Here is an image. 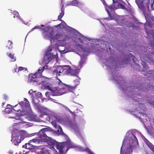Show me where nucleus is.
<instances>
[{
	"instance_id": "nucleus-1",
	"label": "nucleus",
	"mask_w": 154,
	"mask_h": 154,
	"mask_svg": "<svg viewBox=\"0 0 154 154\" xmlns=\"http://www.w3.org/2000/svg\"><path fill=\"white\" fill-rule=\"evenodd\" d=\"M47 138L45 142H47L51 146H55L57 149L59 150V154H65L69 149L75 147L74 144L69 140L66 141L59 143L49 137Z\"/></svg>"
},
{
	"instance_id": "nucleus-2",
	"label": "nucleus",
	"mask_w": 154,
	"mask_h": 154,
	"mask_svg": "<svg viewBox=\"0 0 154 154\" xmlns=\"http://www.w3.org/2000/svg\"><path fill=\"white\" fill-rule=\"evenodd\" d=\"M54 29L52 28H50L47 31L43 32L42 35L45 38L49 39L51 42L52 41L54 42V40H57L62 37L61 34L58 33L54 35Z\"/></svg>"
},
{
	"instance_id": "nucleus-3",
	"label": "nucleus",
	"mask_w": 154,
	"mask_h": 154,
	"mask_svg": "<svg viewBox=\"0 0 154 154\" xmlns=\"http://www.w3.org/2000/svg\"><path fill=\"white\" fill-rule=\"evenodd\" d=\"M57 79L60 82L59 84H60V83H62L63 86L61 88H56L53 92H46L45 93V95L47 97H49L50 95L53 96L60 95L65 93L68 92L67 89H66L67 87L65 86H66V85L63 83L60 79Z\"/></svg>"
},
{
	"instance_id": "nucleus-4",
	"label": "nucleus",
	"mask_w": 154,
	"mask_h": 154,
	"mask_svg": "<svg viewBox=\"0 0 154 154\" xmlns=\"http://www.w3.org/2000/svg\"><path fill=\"white\" fill-rule=\"evenodd\" d=\"M135 1L137 6L140 9L149 10L150 0H135Z\"/></svg>"
},
{
	"instance_id": "nucleus-5",
	"label": "nucleus",
	"mask_w": 154,
	"mask_h": 154,
	"mask_svg": "<svg viewBox=\"0 0 154 154\" xmlns=\"http://www.w3.org/2000/svg\"><path fill=\"white\" fill-rule=\"evenodd\" d=\"M12 140H13L15 145H18L21 142L22 140H23L25 137L24 135L23 134H20L18 131L15 133L12 134Z\"/></svg>"
},
{
	"instance_id": "nucleus-6",
	"label": "nucleus",
	"mask_w": 154,
	"mask_h": 154,
	"mask_svg": "<svg viewBox=\"0 0 154 154\" xmlns=\"http://www.w3.org/2000/svg\"><path fill=\"white\" fill-rule=\"evenodd\" d=\"M68 68V66H59L56 69L53 71V73L54 75H56V77L60 75L61 73H63V74H66Z\"/></svg>"
},
{
	"instance_id": "nucleus-7",
	"label": "nucleus",
	"mask_w": 154,
	"mask_h": 154,
	"mask_svg": "<svg viewBox=\"0 0 154 154\" xmlns=\"http://www.w3.org/2000/svg\"><path fill=\"white\" fill-rule=\"evenodd\" d=\"M45 66L43 67H41L40 69L38 70V71L36 72L34 74L32 75L30 78V80L31 82H38V78L40 76L41 74L44 70Z\"/></svg>"
},
{
	"instance_id": "nucleus-8",
	"label": "nucleus",
	"mask_w": 154,
	"mask_h": 154,
	"mask_svg": "<svg viewBox=\"0 0 154 154\" xmlns=\"http://www.w3.org/2000/svg\"><path fill=\"white\" fill-rule=\"evenodd\" d=\"M112 1L114 7L116 9L121 8L127 11H130V10H128L126 8L124 5L121 3L123 2L122 0H112Z\"/></svg>"
},
{
	"instance_id": "nucleus-9",
	"label": "nucleus",
	"mask_w": 154,
	"mask_h": 154,
	"mask_svg": "<svg viewBox=\"0 0 154 154\" xmlns=\"http://www.w3.org/2000/svg\"><path fill=\"white\" fill-rule=\"evenodd\" d=\"M124 57V59L122 60L119 59V60H120L122 63H127L129 59L131 58L133 60L134 63L135 64V65L134 66H135L136 67H137V68H138V67L139 68V65L136 63V62L135 60V57L132 54L129 53L128 55H125Z\"/></svg>"
},
{
	"instance_id": "nucleus-10",
	"label": "nucleus",
	"mask_w": 154,
	"mask_h": 154,
	"mask_svg": "<svg viewBox=\"0 0 154 154\" xmlns=\"http://www.w3.org/2000/svg\"><path fill=\"white\" fill-rule=\"evenodd\" d=\"M52 50V49L51 48H49L48 49L47 51L49 53L51 52ZM52 57L53 55L51 53H47V52H46L43 59L42 63L45 64H48L49 62L51 60Z\"/></svg>"
},
{
	"instance_id": "nucleus-11",
	"label": "nucleus",
	"mask_w": 154,
	"mask_h": 154,
	"mask_svg": "<svg viewBox=\"0 0 154 154\" xmlns=\"http://www.w3.org/2000/svg\"><path fill=\"white\" fill-rule=\"evenodd\" d=\"M46 132H48L47 131L46 129L43 128L41 129L38 133V137L42 142H46L47 140V138L48 137L47 135Z\"/></svg>"
},
{
	"instance_id": "nucleus-12",
	"label": "nucleus",
	"mask_w": 154,
	"mask_h": 154,
	"mask_svg": "<svg viewBox=\"0 0 154 154\" xmlns=\"http://www.w3.org/2000/svg\"><path fill=\"white\" fill-rule=\"evenodd\" d=\"M133 85L131 86V88L133 87V89H135L136 88L139 91H146V87L145 86V84L143 83L139 84L137 83H133Z\"/></svg>"
},
{
	"instance_id": "nucleus-13",
	"label": "nucleus",
	"mask_w": 154,
	"mask_h": 154,
	"mask_svg": "<svg viewBox=\"0 0 154 154\" xmlns=\"http://www.w3.org/2000/svg\"><path fill=\"white\" fill-rule=\"evenodd\" d=\"M67 69L68 70H67L66 74L71 76H77L79 80H80V78L78 77L79 72L78 70L76 69H73L69 66H68Z\"/></svg>"
},
{
	"instance_id": "nucleus-14",
	"label": "nucleus",
	"mask_w": 154,
	"mask_h": 154,
	"mask_svg": "<svg viewBox=\"0 0 154 154\" xmlns=\"http://www.w3.org/2000/svg\"><path fill=\"white\" fill-rule=\"evenodd\" d=\"M18 104L22 109L24 108H29V102L26 98H25L24 101H22Z\"/></svg>"
},
{
	"instance_id": "nucleus-15",
	"label": "nucleus",
	"mask_w": 154,
	"mask_h": 154,
	"mask_svg": "<svg viewBox=\"0 0 154 154\" xmlns=\"http://www.w3.org/2000/svg\"><path fill=\"white\" fill-rule=\"evenodd\" d=\"M102 2L103 4L105 7L106 10L107 11L108 14L109 16H110V14L108 9H109L111 11H113L114 10V9L115 8L114 7L113 4L112 6H108L104 0Z\"/></svg>"
},
{
	"instance_id": "nucleus-16",
	"label": "nucleus",
	"mask_w": 154,
	"mask_h": 154,
	"mask_svg": "<svg viewBox=\"0 0 154 154\" xmlns=\"http://www.w3.org/2000/svg\"><path fill=\"white\" fill-rule=\"evenodd\" d=\"M39 81H40V82H39V83L40 84H43L44 83L46 82H47V80L48 79V78L45 76H43L42 75V74H41V75L40 76H39Z\"/></svg>"
},
{
	"instance_id": "nucleus-17",
	"label": "nucleus",
	"mask_w": 154,
	"mask_h": 154,
	"mask_svg": "<svg viewBox=\"0 0 154 154\" xmlns=\"http://www.w3.org/2000/svg\"><path fill=\"white\" fill-rule=\"evenodd\" d=\"M141 64L143 66L142 69L143 71L145 72L149 69V67L146 65V62L145 61L142 60Z\"/></svg>"
},
{
	"instance_id": "nucleus-18",
	"label": "nucleus",
	"mask_w": 154,
	"mask_h": 154,
	"mask_svg": "<svg viewBox=\"0 0 154 154\" xmlns=\"http://www.w3.org/2000/svg\"><path fill=\"white\" fill-rule=\"evenodd\" d=\"M132 146V145H129L125 150V154H131L132 152V150L131 149Z\"/></svg>"
},
{
	"instance_id": "nucleus-19",
	"label": "nucleus",
	"mask_w": 154,
	"mask_h": 154,
	"mask_svg": "<svg viewBox=\"0 0 154 154\" xmlns=\"http://www.w3.org/2000/svg\"><path fill=\"white\" fill-rule=\"evenodd\" d=\"M13 109H14V111L18 112L19 111L21 112L22 108H20V106H19L18 104H17V105H15L14 106V108H13ZM23 110H22V111Z\"/></svg>"
},
{
	"instance_id": "nucleus-20",
	"label": "nucleus",
	"mask_w": 154,
	"mask_h": 154,
	"mask_svg": "<svg viewBox=\"0 0 154 154\" xmlns=\"http://www.w3.org/2000/svg\"><path fill=\"white\" fill-rule=\"evenodd\" d=\"M30 143L34 142L35 143H39L40 142H42L41 141V140L39 138V137H36L35 138L33 139L30 140L29 141Z\"/></svg>"
},
{
	"instance_id": "nucleus-21",
	"label": "nucleus",
	"mask_w": 154,
	"mask_h": 154,
	"mask_svg": "<svg viewBox=\"0 0 154 154\" xmlns=\"http://www.w3.org/2000/svg\"><path fill=\"white\" fill-rule=\"evenodd\" d=\"M32 143H26V148L29 149H32L35 148V146H33L32 144H31Z\"/></svg>"
},
{
	"instance_id": "nucleus-22",
	"label": "nucleus",
	"mask_w": 154,
	"mask_h": 154,
	"mask_svg": "<svg viewBox=\"0 0 154 154\" xmlns=\"http://www.w3.org/2000/svg\"><path fill=\"white\" fill-rule=\"evenodd\" d=\"M7 55L11 59H12V61H15L16 60V58L14 56V54H12L8 52L7 53Z\"/></svg>"
},
{
	"instance_id": "nucleus-23",
	"label": "nucleus",
	"mask_w": 154,
	"mask_h": 154,
	"mask_svg": "<svg viewBox=\"0 0 154 154\" xmlns=\"http://www.w3.org/2000/svg\"><path fill=\"white\" fill-rule=\"evenodd\" d=\"M6 113L9 114L14 112V109L12 108H6L5 109Z\"/></svg>"
},
{
	"instance_id": "nucleus-24",
	"label": "nucleus",
	"mask_w": 154,
	"mask_h": 154,
	"mask_svg": "<svg viewBox=\"0 0 154 154\" xmlns=\"http://www.w3.org/2000/svg\"><path fill=\"white\" fill-rule=\"evenodd\" d=\"M149 55L147 54H143V57L144 59H143L146 61H147L149 62V61L150 60V58L149 57Z\"/></svg>"
},
{
	"instance_id": "nucleus-25",
	"label": "nucleus",
	"mask_w": 154,
	"mask_h": 154,
	"mask_svg": "<svg viewBox=\"0 0 154 154\" xmlns=\"http://www.w3.org/2000/svg\"><path fill=\"white\" fill-rule=\"evenodd\" d=\"M67 87V89L68 92H72L74 89H75L76 86L75 87H70L67 85L65 86Z\"/></svg>"
},
{
	"instance_id": "nucleus-26",
	"label": "nucleus",
	"mask_w": 154,
	"mask_h": 154,
	"mask_svg": "<svg viewBox=\"0 0 154 154\" xmlns=\"http://www.w3.org/2000/svg\"><path fill=\"white\" fill-rule=\"evenodd\" d=\"M15 115H17V116L15 117H11L10 118L13 119H15L17 120H20L21 121H22L21 119L20 116H19V115L17 114V113H15Z\"/></svg>"
},
{
	"instance_id": "nucleus-27",
	"label": "nucleus",
	"mask_w": 154,
	"mask_h": 154,
	"mask_svg": "<svg viewBox=\"0 0 154 154\" xmlns=\"http://www.w3.org/2000/svg\"><path fill=\"white\" fill-rule=\"evenodd\" d=\"M13 43L12 41L8 40V44L7 45L6 48H8V49H11L12 48V45Z\"/></svg>"
},
{
	"instance_id": "nucleus-28",
	"label": "nucleus",
	"mask_w": 154,
	"mask_h": 154,
	"mask_svg": "<svg viewBox=\"0 0 154 154\" xmlns=\"http://www.w3.org/2000/svg\"><path fill=\"white\" fill-rule=\"evenodd\" d=\"M133 138H134V140L133 141V142L132 143L134 145V146L136 144H137L138 143V142L137 141V139L136 137V136L134 135H133Z\"/></svg>"
},
{
	"instance_id": "nucleus-29",
	"label": "nucleus",
	"mask_w": 154,
	"mask_h": 154,
	"mask_svg": "<svg viewBox=\"0 0 154 154\" xmlns=\"http://www.w3.org/2000/svg\"><path fill=\"white\" fill-rule=\"evenodd\" d=\"M35 97L37 98H41L42 97V93L40 92H38L35 94Z\"/></svg>"
},
{
	"instance_id": "nucleus-30",
	"label": "nucleus",
	"mask_w": 154,
	"mask_h": 154,
	"mask_svg": "<svg viewBox=\"0 0 154 154\" xmlns=\"http://www.w3.org/2000/svg\"><path fill=\"white\" fill-rule=\"evenodd\" d=\"M14 17H16L17 18H19L20 20H22L20 17L19 13L17 11H15L14 12Z\"/></svg>"
},
{
	"instance_id": "nucleus-31",
	"label": "nucleus",
	"mask_w": 154,
	"mask_h": 154,
	"mask_svg": "<svg viewBox=\"0 0 154 154\" xmlns=\"http://www.w3.org/2000/svg\"><path fill=\"white\" fill-rule=\"evenodd\" d=\"M79 3L78 1L77 0H73L71 3V5L73 6H76L78 5Z\"/></svg>"
},
{
	"instance_id": "nucleus-32",
	"label": "nucleus",
	"mask_w": 154,
	"mask_h": 154,
	"mask_svg": "<svg viewBox=\"0 0 154 154\" xmlns=\"http://www.w3.org/2000/svg\"><path fill=\"white\" fill-rule=\"evenodd\" d=\"M147 145L153 151H154V146L152 144L149 143L147 144Z\"/></svg>"
},
{
	"instance_id": "nucleus-33",
	"label": "nucleus",
	"mask_w": 154,
	"mask_h": 154,
	"mask_svg": "<svg viewBox=\"0 0 154 154\" xmlns=\"http://www.w3.org/2000/svg\"><path fill=\"white\" fill-rule=\"evenodd\" d=\"M64 13H61L58 16V20L60 21H61V19L62 17L64 15Z\"/></svg>"
},
{
	"instance_id": "nucleus-34",
	"label": "nucleus",
	"mask_w": 154,
	"mask_h": 154,
	"mask_svg": "<svg viewBox=\"0 0 154 154\" xmlns=\"http://www.w3.org/2000/svg\"><path fill=\"white\" fill-rule=\"evenodd\" d=\"M61 4H62V6L61 8V13H64V4H63V3L62 4L61 3Z\"/></svg>"
},
{
	"instance_id": "nucleus-35",
	"label": "nucleus",
	"mask_w": 154,
	"mask_h": 154,
	"mask_svg": "<svg viewBox=\"0 0 154 154\" xmlns=\"http://www.w3.org/2000/svg\"><path fill=\"white\" fill-rule=\"evenodd\" d=\"M64 107H65V108L66 109L69 110L70 111V113H72V114H73L74 115V116H75V113H74L73 112H72L67 106H65Z\"/></svg>"
},
{
	"instance_id": "nucleus-36",
	"label": "nucleus",
	"mask_w": 154,
	"mask_h": 154,
	"mask_svg": "<svg viewBox=\"0 0 154 154\" xmlns=\"http://www.w3.org/2000/svg\"><path fill=\"white\" fill-rule=\"evenodd\" d=\"M24 69V68L23 67H19L17 72H19V71H20Z\"/></svg>"
},
{
	"instance_id": "nucleus-37",
	"label": "nucleus",
	"mask_w": 154,
	"mask_h": 154,
	"mask_svg": "<svg viewBox=\"0 0 154 154\" xmlns=\"http://www.w3.org/2000/svg\"><path fill=\"white\" fill-rule=\"evenodd\" d=\"M39 28V27L38 26H35L34 27H33V28H32L30 30V32H32V31H33V30H34V29H37V28Z\"/></svg>"
},
{
	"instance_id": "nucleus-38",
	"label": "nucleus",
	"mask_w": 154,
	"mask_h": 154,
	"mask_svg": "<svg viewBox=\"0 0 154 154\" xmlns=\"http://www.w3.org/2000/svg\"><path fill=\"white\" fill-rule=\"evenodd\" d=\"M136 94H133L132 95V97L136 101H139L138 100H137L136 98H134L135 96H136Z\"/></svg>"
},
{
	"instance_id": "nucleus-39",
	"label": "nucleus",
	"mask_w": 154,
	"mask_h": 154,
	"mask_svg": "<svg viewBox=\"0 0 154 154\" xmlns=\"http://www.w3.org/2000/svg\"><path fill=\"white\" fill-rule=\"evenodd\" d=\"M47 89L49 90H50V91H52L51 92H53V91H52L51 89V88L49 86V85H47Z\"/></svg>"
},
{
	"instance_id": "nucleus-40",
	"label": "nucleus",
	"mask_w": 154,
	"mask_h": 154,
	"mask_svg": "<svg viewBox=\"0 0 154 154\" xmlns=\"http://www.w3.org/2000/svg\"><path fill=\"white\" fill-rule=\"evenodd\" d=\"M44 152L43 150H41L40 152H38L37 154H44Z\"/></svg>"
},
{
	"instance_id": "nucleus-41",
	"label": "nucleus",
	"mask_w": 154,
	"mask_h": 154,
	"mask_svg": "<svg viewBox=\"0 0 154 154\" xmlns=\"http://www.w3.org/2000/svg\"><path fill=\"white\" fill-rule=\"evenodd\" d=\"M59 129L60 131V134H61L62 133H63L62 129L61 127L60 126H59Z\"/></svg>"
},
{
	"instance_id": "nucleus-42",
	"label": "nucleus",
	"mask_w": 154,
	"mask_h": 154,
	"mask_svg": "<svg viewBox=\"0 0 154 154\" xmlns=\"http://www.w3.org/2000/svg\"><path fill=\"white\" fill-rule=\"evenodd\" d=\"M17 67H15L14 68V69L13 71V72L14 73V72H18L17 70Z\"/></svg>"
},
{
	"instance_id": "nucleus-43",
	"label": "nucleus",
	"mask_w": 154,
	"mask_h": 154,
	"mask_svg": "<svg viewBox=\"0 0 154 154\" xmlns=\"http://www.w3.org/2000/svg\"><path fill=\"white\" fill-rule=\"evenodd\" d=\"M154 72V71H151V70H150L149 71V72H147V71L146 72V74H144V75H147V74H149V72Z\"/></svg>"
},
{
	"instance_id": "nucleus-44",
	"label": "nucleus",
	"mask_w": 154,
	"mask_h": 154,
	"mask_svg": "<svg viewBox=\"0 0 154 154\" xmlns=\"http://www.w3.org/2000/svg\"><path fill=\"white\" fill-rule=\"evenodd\" d=\"M7 97H8L6 95H5L4 97V100H6L7 99Z\"/></svg>"
},
{
	"instance_id": "nucleus-45",
	"label": "nucleus",
	"mask_w": 154,
	"mask_h": 154,
	"mask_svg": "<svg viewBox=\"0 0 154 154\" xmlns=\"http://www.w3.org/2000/svg\"><path fill=\"white\" fill-rule=\"evenodd\" d=\"M21 123V122H17V123H15L14 124V126H15V125H17V124H20V123Z\"/></svg>"
},
{
	"instance_id": "nucleus-46",
	"label": "nucleus",
	"mask_w": 154,
	"mask_h": 154,
	"mask_svg": "<svg viewBox=\"0 0 154 154\" xmlns=\"http://www.w3.org/2000/svg\"><path fill=\"white\" fill-rule=\"evenodd\" d=\"M146 30V32L147 34V35H148V36H149V32L147 31L146 29L145 28V29Z\"/></svg>"
},
{
	"instance_id": "nucleus-47",
	"label": "nucleus",
	"mask_w": 154,
	"mask_h": 154,
	"mask_svg": "<svg viewBox=\"0 0 154 154\" xmlns=\"http://www.w3.org/2000/svg\"><path fill=\"white\" fill-rule=\"evenodd\" d=\"M153 2L151 4V5H150V7H151V8L153 10V9H154V8H153Z\"/></svg>"
},
{
	"instance_id": "nucleus-48",
	"label": "nucleus",
	"mask_w": 154,
	"mask_h": 154,
	"mask_svg": "<svg viewBox=\"0 0 154 154\" xmlns=\"http://www.w3.org/2000/svg\"><path fill=\"white\" fill-rule=\"evenodd\" d=\"M79 41L80 42V43H83V41L80 38L79 39Z\"/></svg>"
},
{
	"instance_id": "nucleus-49",
	"label": "nucleus",
	"mask_w": 154,
	"mask_h": 154,
	"mask_svg": "<svg viewBox=\"0 0 154 154\" xmlns=\"http://www.w3.org/2000/svg\"><path fill=\"white\" fill-rule=\"evenodd\" d=\"M89 152L90 154H94L92 152H91L90 150H89Z\"/></svg>"
},
{
	"instance_id": "nucleus-50",
	"label": "nucleus",
	"mask_w": 154,
	"mask_h": 154,
	"mask_svg": "<svg viewBox=\"0 0 154 154\" xmlns=\"http://www.w3.org/2000/svg\"><path fill=\"white\" fill-rule=\"evenodd\" d=\"M9 153L11 154H13V152L12 151H9Z\"/></svg>"
},
{
	"instance_id": "nucleus-51",
	"label": "nucleus",
	"mask_w": 154,
	"mask_h": 154,
	"mask_svg": "<svg viewBox=\"0 0 154 154\" xmlns=\"http://www.w3.org/2000/svg\"><path fill=\"white\" fill-rule=\"evenodd\" d=\"M60 24H58V25H56V27H57L58 26H60Z\"/></svg>"
},
{
	"instance_id": "nucleus-52",
	"label": "nucleus",
	"mask_w": 154,
	"mask_h": 154,
	"mask_svg": "<svg viewBox=\"0 0 154 154\" xmlns=\"http://www.w3.org/2000/svg\"><path fill=\"white\" fill-rule=\"evenodd\" d=\"M62 1H63V0H61V4H62Z\"/></svg>"
},
{
	"instance_id": "nucleus-53",
	"label": "nucleus",
	"mask_w": 154,
	"mask_h": 154,
	"mask_svg": "<svg viewBox=\"0 0 154 154\" xmlns=\"http://www.w3.org/2000/svg\"><path fill=\"white\" fill-rule=\"evenodd\" d=\"M153 2L154 3V0H153Z\"/></svg>"
},
{
	"instance_id": "nucleus-54",
	"label": "nucleus",
	"mask_w": 154,
	"mask_h": 154,
	"mask_svg": "<svg viewBox=\"0 0 154 154\" xmlns=\"http://www.w3.org/2000/svg\"><path fill=\"white\" fill-rule=\"evenodd\" d=\"M66 137H68V136H67V135H66Z\"/></svg>"
},
{
	"instance_id": "nucleus-55",
	"label": "nucleus",
	"mask_w": 154,
	"mask_h": 154,
	"mask_svg": "<svg viewBox=\"0 0 154 154\" xmlns=\"http://www.w3.org/2000/svg\"><path fill=\"white\" fill-rule=\"evenodd\" d=\"M154 10V9H153V10Z\"/></svg>"
}]
</instances>
